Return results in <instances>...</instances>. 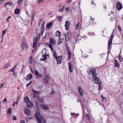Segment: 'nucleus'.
<instances>
[{
    "label": "nucleus",
    "instance_id": "nucleus-15",
    "mask_svg": "<svg viewBox=\"0 0 123 123\" xmlns=\"http://www.w3.org/2000/svg\"><path fill=\"white\" fill-rule=\"evenodd\" d=\"M45 24V22L44 21L42 25V31H41V34L42 35L43 33L44 30V25Z\"/></svg>",
    "mask_w": 123,
    "mask_h": 123
},
{
    "label": "nucleus",
    "instance_id": "nucleus-40",
    "mask_svg": "<svg viewBox=\"0 0 123 123\" xmlns=\"http://www.w3.org/2000/svg\"><path fill=\"white\" fill-rule=\"evenodd\" d=\"M86 117L87 120L89 121L90 120V118L88 114H86Z\"/></svg>",
    "mask_w": 123,
    "mask_h": 123
},
{
    "label": "nucleus",
    "instance_id": "nucleus-38",
    "mask_svg": "<svg viewBox=\"0 0 123 123\" xmlns=\"http://www.w3.org/2000/svg\"><path fill=\"white\" fill-rule=\"evenodd\" d=\"M47 45L49 46V47L50 48V49H51L52 51H53V50L52 49V46L50 44H47Z\"/></svg>",
    "mask_w": 123,
    "mask_h": 123
},
{
    "label": "nucleus",
    "instance_id": "nucleus-29",
    "mask_svg": "<svg viewBox=\"0 0 123 123\" xmlns=\"http://www.w3.org/2000/svg\"><path fill=\"white\" fill-rule=\"evenodd\" d=\"M112 43H110V41H109L108 43V49H110L111 48V44H112Z\"/></svg>",
    "mask_w": 123,
    "mask_h": 123
},
{
    "label": "nucleus",
    "instance_id": "nucleus-16",
    "mask_svg": "<svg viewBox=\"0 0 123 123\" xmlns=\"http://www.w3.org/2000/svg\"><path fill=\"white\" fill-rule=\"evenodd\" d=\"M28 107L29 108H31L33 106V104L32 103L29 101L27 103Z\"/></svg>",
    "mask_w": 123,
    "mask_h": 123
},
{
    "label": "nucleus",
    "instance_id": "nucleus-24",
    "mask_svg": "<svg viewBox=\"0 0 123 123\" xmlns=\"http://www.w3.org/2000/svg\"><path fill=\"white\" fill-rule=\"evenodd\" d=\"M23 46H22V48L23 49V48L24 47H25L26 48H28V45L27 44V43L26 42H25V43H23L22 44Z\"/></svg>",
    "mask_w": 123,
    "mask_h": 123
},
{
    "label": "nucleus",
    "instance_id": "nucleus-26",
    "mask_svg": "<svg viewBox=\"0 0 123 123\" xmlns=\"http://www.w3.org/2000/svg\"><path fill=\"white\" fill-rule=\"evenodd\" d=\"M29 98L27 97H25V98L24 99V101L25 102H26V103H28V102L30 101L29 99Z\"/></svg>",
    "mask_w": 123,
    "mask_h": 123
},
{
    "label": "nucleus",
    "instance_id": "nucleus-64",
    "mask_svg": "<svg viewBox=\"0 0 123 123\" xmlns=\"http://www.w3.org/2000/svg\"><path fill=\"white\" fill-rule=\"evenodd\" d=\"M44 69L45 71H46V70H47V68H46V67L44 68Z\"/></svg>",
    "mask_w": 123,
    "mask_h": 123
},
{
    "label": "nucleus",
    "instance_id": "nucleus-14",
    "mask_svg": "<svg viewBox=\"0 0 123 123\" xmlns=\"http://www.w3.org/2000/svg\"><path fill=\"white\" fill-rule=\"evenodd\" d=\"M53 23L52 22H50L47 24L46 27L48 29H51L53 25Z\"/></svg>",
    "mask_w": 123,
    "mask_h": 123
},
{
    "label": "nucleus",
    "instance_id": "nucleus-44",
    "mask_svg": "<svg viewBox=\"0 0 123 123\" xmlns=\"http://www.w3.org/2000/svg\"><path fill=\"white\" fill-rule=\"evenodd\" d=\"M101 97L102 98V100L103 101L105 102L106 101V99L105 98L103 97L102 95L101 96Z\"/></svg>",
    "mask_w": 123,
    "mask_h": 123
},
{
    "label": "nucleus",
    "instance_id": "nucleus-19",
    "mask_svg": "<svg viewBox=\"0 0 123 123\" xmlns=\"http://www.w3.org/2000/svg\"><path fill=\"white\" fill-rule=\"evenodd\" d=\"M37 100L41 103L43 102V98L42 97H37Z\"/></svg>",
    "mask_w": 123,
    "mask_h": 123
},
{
    "label": "nucleus",
    "instance_id": "nucleus-2",
    "mask_svg": "<svg viewBox=\"0 0 123 123\" xmlns=\"http://www.w3.org/2000/svg\"><path fill=\"white\" fill-rule=\"evenodd\" d=\"M36 114L35 116V117L37 120L38 123H41L42 121L43 123H46L45 120L43 117L41 116L39 112L38 111H36Z\"/></svg>",
    "mask_w": 123,
    "mask_h": 123
},
{
    "label": "nucleus",
    "instance_id": "nucleus-20",
    "mask_svg": "<svg viewBox=\"0 0 123 123\" xmlns=\"http://www.w3.org/2000/svg\"><path fill=\"white\" fill-rule=\"evenodd\" d=\"M32 92H33V94H39L40 93V91H37L33 89L32 90Z\"/></svg>",
    "mask_w": 123,
    "mask_h": 123
},
{
    "label": "nucleus",
    "instance_id": "nucleus-51",
    "mask_svg": "<svg viewBox=\"0 0 123 123\" xmlns=\"http://www.w3.org/2000/svg\"><path fill=\"white\" fill-rule=\"evenodd\" d=\"M70 10V8L69 7L66 8V11H69Z\"/></svg>",
    "mask_w": 123,
    "mask_h": 123
},
{
    "label": "nucleus",
    "instance_id": "nucleus-4",
    "mask_svg": "<svg viewBox=\"0 0 123 123\" xmlns=\"http://www.w3.org/2000/svg\"><path fill=\"white\" fill-rule=\"evenodd\" d=\"M70 22L68 21H66L65 22V26L66 30L68 31V30L69 28L70 25Z\"/></svg>",
    "mask_w": 123,
    "mask_h": 123
},
{
    "label": "nucleus",
    "instance_id": "nucleus-57",
    "mask_svg": "<svg viewBox=\"0 0 123 123\" xmlns=\"http://www.w3.org/2000/svg\"><path fill=\"white\" fill-rule=\"evenodd\" d=\"M72 0H68L67 1V3L68 4L70 3V1Z\"/></svg>",
    "mask_w": 123,
    "mask_h": 123
},
{
    "label": "nucleus",
    "instance_id": "nucleus-45",
    "mask_svg": "<svg viewBox=\"0 0 123 123\" xmlns=\"http://www.w3.org/2000/svg\"><path fill=\"white\" fill-rule=\"evenodd\" d=\"M80 25V24L79 22L77 23L76 26V29L78 30L79 28V26Z\"/></svg>",
    "mask_w": 123,
    "mask_h": 123
},
{
    "label": "nucleus",
    "instance_id": "nucleus-34",
    "mask_svg": "<svg viewBox=\"0 0 123 123\" xmlns=\"http://www.w3.org/2000/svg\"><path fill=\"white\" fill-rule=\"evenodd\" d=\"M65 8V6L64 5H63L62 6V9H60L59 10V12H62L64 10Z\"/></svg>",
    "mask_w": 123,
    "mask_h": 123
},
{
    "label": "nucleus",
    "instance_id": "nucleus-25",
    "mask_svg": "<svg viewBox=\"0 0 123 123\" xmlns=\"http://www.w3.org/2000/svg\"><path fill=\"white\" fill-rule=\"evenodd\" d=\"M115 63L114 67H119V64H118V62L117 60H115Z\"/></svg>",
    "mask_w": 123,
    "mask_h": 123
},
{
    "label": "nucleus",
    "instance_id": "nucleus-60",
    "mask_svg": "<svg viewBox=\"0 0 123 123\" xmlns=\"http://www.w3.org/2000/svg\"><path fill=\"white\" fill-rule=\"evenodd\" d=\"M21 123H25V121L23 120H22L20 121Z\"/></svg>",
    "mask_w": 123,
    "mask_h": 123
},
{
    "label": "nucleus",
    "instance_id": "nucleus-49",
    "mask_svg": "<svg viewBox=\"0 0 123 123\" xmlns=\"http://www.w3.org/2000/svg\"><path fill=\"white\" fill-rule=\"evenodd\" d=\"M46 59V57L45 56V55L44 57L43 58H42L41 59V60H43L45 61V60Z\"/></svg>",
    "mask_w": 123,
    "mask_h": 123
},
{
    "label": "nucleus",
    "instance_id": "nucleus-6",
    "mask_svg": "<svg viewBox=\"0 0 123 123\" xmlns=\"http://www.w3.org/2000/svg\"><path fill=\"white\" fill-rule=\"evenodd\" d=\"M78 89L80 95L82 96L84 94V92L83 90L81 87L80 86L78 87Z\"/></svg>",
    "mask_w": 123,
    "mask_h": 123
},
{
    "label": "nucleus",
    "instance_id": "nucleus-58",
    "mask_svg": "<svg viewBox=\"0 0 123 123\" xmlns=\"http://www.w3.org/2000/svg\"><path fill=\"white\" fill-rule=\"evenodd\" d=\"M12 74L13 75H15L16 74V73L15 71L14 70H13V71H12Z\"/></svg>",
    "mask_w": 123,
    "mask_h": 123
},
{
    "label": "nucleus",
    "instance_id": "nucleus-39",
    "mask_svg": "<svg viewBox=\"0 0 123 123\" xmlns=\"http://www.w3.org/2000/svg\"><path fill=\"white\" fill-rule=\"evenodd\" d=\"M12 111V109H9L8 110V111H7V112L9 113V114H11Z\"/></svg>",
    "mask_w": 123,
    "mask_h": 123
},
{
    "label": "nucleus",
    "instance_id": "nucleus-21",
    "mask_svg": "<svg viewBox=\"0 0 123 123\" xmlns=\"http://www.w3.org/2000/svg\"><path fill=\"white\" fill-rule=\"evenodd\" d=\"M55 35L56 36L58 37H60L61 35V32L58 31H57L55 33Z\"/></svg>",
    "mask_w": 123,
    "mask_h": 123
},
{
    "label": "nucleus",
    "instance_id": "nucleus-28",
    "mask_svg": "<svg viewBox=\"0 0 123 123\" xmlns=\"http://www.w3.org/2000/svg\"><path fill=\"white\" fill-rule=\"evenodd\" d=\"M7 5L8 6H12V4L10 1H8L6 2L4 5V6H6Z\"/></svg>",
    "mask_w": 123,
    "mask_h": 123
},
{
    "label": "nucleus",
    "instance_id": "nucleus-22",
    "mask_svg": "<svg viewBox=\"0 0 123 123\" xmlns=\"http://www.w3.org/2000/svg\"><path fill=\"white\" fill-rule=\"evenodd\" d=\"M60 37H58V45H59L60 44H61L62 42V39Z\"/></svg>",
    "mask_w": 123,
    "mask_h": 123
},
{
    "label": "nucleus",
    "instance_id": "nucleus-30",
    "mask_svg": "<svg viewBox=\"0 0 123 123\" xmlns=\"http://www.w3.org/2000/svg\"><path fill=\"white\" fill-rule=\"evenodd\" d=\"M53 52V56L55 58H56L58 56H57V55L56 53V52L55 51H52Z\"/></svg>",
    "mask_w": 123,
    "mask_h": 123
},
{
    "label": "nucleus",
    "instance_id": "nucleus-42",
    "mask_svg": "<svg viewBox=\"0 0 123 123\" xmlns=\"http://www.w3.org/2000/svg\"><path fill=\"white\" fill-rule=\"evenodd\" d=\"M7 103V99L6 98H5L4 100H3V103L4 104H6Z\"/></svg>",
    "mask_w": 123,
    "mask_h": 123
},
{
    "label": "nucleus",
    "instance_id": "nucleus-11",
    "mask_svg": "<svg viewBox=\"0 0 123 123\" xmlns=\"http://www.w3.org/2000/svg\"><path fill=\"white\" fill-rule=\"evenodd\" d=\"M69 35V33L68 32L64 34V36L67 41H69L70 40V37Z\"/></svg>",
    "mask_w": 123,
    "mask_h": 123
},
{
    "label": "nucleus",
    "instance_id": "nucleus-23",
    "mask_svg": "<svg viewBox=\"0 0 123 123\" xmlns=\"http://www.w3.org/2000/svg\"><path fill=\"white\" fill-rule=\"evenodd\" d=\"M23 46H22V48L23 49V48L24 47H25L26 48H28V45L27 44V43L26 42H25V43H23L22 44Z\"/></svg>",
    "mask_w": 123,
    "mask_h": 123
},
{
    "label": "nucleus",
    "instance_id": "nucleus-50",
    "mask_svg": "<svg viewBox=\"0 0 123 123\" xmlns=\"http://www.w3.org/2000/svg\"><path fill=\"white\" fill-rule=\"evenodd\" d=\"M43 2V1L42 0H38V3L39 4H40L42 3Z\"/></svg>",
    "mask_w": 123,
    "mask_h": 123
},
{
    "label": "nucleus",
    "instance_id": "nucleus-12",
    "mask_svg": "<svg viewBox=\"0 0 123 123\" xmlns=\"http://www.w3.org/2000/svg\"><path fill=\"white\" fill-rule=\"evenodd\" d=\"M50 42L51 44L54 45L55 43V41L53 38H50Z\"/></svg>",
    "mask_w": 123,
    "mask_h": 123
},
{
    "label": "nucleus",
    "instance_id": "nucleus-33",
    "mask_svg": "<svg viewBox=\"0 0 123 123\" xmlns=\"http://www.w3.org/2000/svg\"><path fill=\"white\" fill-rule=\"evenodd\" d=\"M25 119H26V121L27 122H28L31 119H33V118H31L30 117H25Z\"/></svg>",
    "mask_w": 123,
    "mask_h": 123
},
{
    "label": "nucleus",
    "instance_id": "nucleus-31",
    "mask_svg": "<svg viewBox=\"0 0 123 123\" xmlns=\"http://www.w3.org/2000/svg\"><path fill=\"white\" fill-rule=\"evenodd\" d=\"M114 35V34H112L111 35L109 41H110V43H112V40Z\"/></svg>",
    "mask_w": 123,
    "mask_h": 123
},
{
    "label": "nucleus",
    "instance_id": "nucleus-52",
    "mask_svg": "<svg viewBox=\"0 0 123 123\" xmlns=\"http://www.w3.org/2000/svg\"><path fill=\"white\" fill-rule=\"evenodd\" d=\"M31 82H32L31 81L29 83L27 84V85H26L27 87L29 86V85L31 83Z\"/></svg>",
    "mask_w": 123,
    "mask_h": 123
},
{
    "label": "nucleus",
    "instance_id": "nucleus-41",
    "mask_svg": "<svg viewBox=\"0 0 123 123\" xmlns=\"http://www.w3.org/2000/svg\"><path fill=\"white\" fill-rule=\"evenodd\" d=\"M23 0H18V5H19L22 3Z\"/></svg>",
    "mask_w": 123,
    "mask_h": 123
},
{
    "label": "nucleus",
    "instance_id": "nucleus-32",
    "mask_svg": "<svg viewBox=\"0 0 123 123\" xmlns=\"http://www.w3.org/2000/svg\"><path fill=\"white\" fill-rule=\"evenodd\" d=\"M19 9L18 8H17L16 9L15 11V13L17 14H18L19 12Z\"/></svg>",
    "mask_w": 123,
    "mask_h": 123
},
{
    "label": "nucleus",
    "instance_id": "nucleus-36",
    "mask_svg": "<svg viewBox=\"0 0 123 123\" xmlns=\"http://www.w3.org/2000/svg\"><path fill=\"white\" fill-rule=\"evenodd\" d=\"M68 59H70L71 58V53L70 50H68Z\"/></svg>",
    "mask_w": 123,
    "mask_h": 123
},
{
    "label": "nucleus",
    "instance_id": "nucleus-35",
    "mask_svg": "<svg viewBox=\"0 0 123 123\" xmlns=\"http://www.w3.org/2000/svg\"><path fill=\"white\" fill-rule=\"evenodd\" d=\"M10 65V64L9 63L7 64L6 65H5L4 66V67H3V68L4 69H5L7 68V67L9 66Z\"/></svg>",
    "mask_w": 123,
    "mask_h": 123
},
{
    "label": "nucleus",
    "instance_id": "nucleus-13",
    "mask_svg": "<svg viewBox=\"0 0 123 123\" xmlns=\"http://www.w3.org/2000/svg\"><path fill=\"white\" fill-rule=\"evenodd\" d=\"M38 40V39L37 38H36L35 40H33V47L34 48H35L36 47V45L37 44V41Z\"/></svg>",
    "mask_w": 123,
    "mask_h": 123
},
{
    "label": "nucleus",
    "instance_id": "nucleus-62",
    "mask_svg": "<svg viewBox=\"0 0 123 123\" xmlns=\"http://www.w3.org/2000/svg\"><path fill=\"white\" fill-rule=\"evenodd\" d=\"M17 65H15V66L13 67L14 69H15V68L17 66Z\"/></svg>",
    "mask_w": 123,
    "mask_h": 123
},
{
    "label": "nucleus",
    "instance_id": "nucleus-61",
    "mask_svg": "<svg viewBox=\"0 0 123 123\" xmlns=\"http://www.w3.org/2000/svg\"><path fill=\"white\" fill-rule=\"evenodd\" d=\"M34 15H33L32 16V21L33 20V19L34 18Z\"/></svg>",
    "mask_w": 123,
    "mask_h": 123
},
{
    "label": "nucleus",
    "instance_id": "nucleus-56",
    "mask_svg": "<svg viewBox=\"0 0 123 123\" xmlns=\"http://www.w3.org/2000/svg\"><path fill=\"white\" fill-rule=\"evenodd\" d=\"M118 30L119 31H121V27L119 26H118Z\"/></svg>",
    "mask_w": 123,
    "mask_h": 123
},
{
    "label": "nucleus",
    "instance_id": "nucleus-7",
    "mask_svg": "<svg viewBox=\"0 0 123 123\" xmlns=\"http://www.w3.org/2000/svg\"><path fill=\"white\" fill-rule=\"evenodd\" d=\"M34 73L35 75L38 78H39L40 77L42 78L43 76L42 75L39 74L38 72L36 70H35L34 71Z\"/></svg>",
    "mask_w": 123,
    "mask_h": 123
},
{
    "label": "nucleus",
    "instance_id": "nucleus-8",
    "mask_svg": "<svg viewBox=\"0 0 123 123\" xmlns=\"http://www.w3.org/2000/svg\"><path fill=\"white\" fill-rule=\"evenodd\" d=\"M24 112L25 114L28 116H30L31 114V111L28 109H25Z\"/></svg>",
    "mask_w": 123,
    "mask_h": 123
},
{
    "label": "nucleus",
    "instance_id": "nucleus-9",
    "mask_svg": "<svg viewBox=\"0 0 123 123\" xmlns=\"http://www.w3.org/2000/svg\"><path fill=\"white\" fill-rule=\"evenodd\" d=\"M68 64L69 65V72H72L73 70V65L69 62H68Z\"/></svg>",
    "mask_w": 123,
    "mask_h": 123
},
{
    "label": "nucleus",
    "instance_id": "nucleus-37",
    "mask_svg": "<svg viewBox=\"0 0 123 123\" xmlns=\"http://www.w3.org/2000/svg\"><path fill=\"white\" fill-rule=\"evenodd\" d=\"M118 57L119 61L120 62L123 61V58L121 56L119 55L118 56Z\"/></svg>",
    "mask_w": 123,
    "mask_h": 123
},
{
    "label": "nucleus",
    "instance_id": "nucleus-27",
    "mask_svg": "<svg viewBox=\"0 0 123 123\" xmlns=\"http://www.w3.org/2000/svg\"><path fill=\"white\" fill-rule=\"evenodd\" d=\"M22 40L23 43H25L26 42V37L25 36H23L22 37Z\"/></svg>",
    "mask_w": 123,
    "mask_h": 123
},
{
    "label": "nucleus",
    "instance_id": "nucleus-17",
    "mask_svg": "<svg viewBox=\"0 0 123 123\" xmlns=\"http://www.w3.org/2000/svg\"><path fill=\"white\" fill-rule=\"evenodd\" d=\"M32 77V75L31 74H29L27 76V77L26 79V80H29L31 79Z\"/></svg>",
    "mask_w": 123,
    "mask_h": 123
},
{
    "label": "nucleus",
    "instance_id": "nucleus-46",
    "mask_svg": "<svg viewBox=\"0 0 123 123\" xmlns=\"http://www.w3.org/2000/svg\"><path fill=\"white\" fill-rule=\"evenodd\" d=\"M17 102H14L13 104V105L14 107V106L15 104H17L18 103V99H17Z\"/></svg>",
    "mask_w": 123,
    "mask_h": 123
},
{
    "label": "nucleus",
    "instance_id": "nucleus-18",
    "mask_svg": "<svg viewBox=\"0 0 123 123\" xmlns=\"http://www.w3.org/2000/svg\"><path fill=\"white\" fill-rule=\"evenodd\" d=\"M40 106L42 108L46 110H47L49 109V107L48 106H45L42 104L40 105Z\"/></svg>",
    "mask_w": 123,
    "mask_h": 123
},
{
    "label": "nucleus",
    "instance_id": "nucleus-63",
    "mask_svg": "<svg viewBox=\"0 0 123 123\" xmlns=\"http://www.w3.org/2000/svg\"><path fill=\"white\" fill-rule=\"evenodd\" d=\"M13 70H12L11 69H10L9 71V72H12V71H13Z\"/></svg>",
    "mask_w": 123,
    "mask_h": 123
},
{
    "label": "nucleus",
    "instance_id": "nucleus-10",
    "mask_svg": "<svg viewBox=\"0 0 123 123\" xmlns=\"http://www.w3.org/2000/svg\"><path fill=\"white\" fill-rule=\"evenodd\" d=\"M49 77L48 76L46 75L44 77L43 79L45 82L47 83L48 82L49 80Z\"/></svg>",
    "mask_w": 123,
    "mask_h": 123
},
{
    "label": "nucleus",
    "instance_id": "nucleus-48",
    "mask_svg": "<svg viewBox=\"0 0 123 123\" xmlns=\"http://www.w3.org/2000/svg\"><path fill=\"white\" fill-rule=\"evenodd\" d=\"M93 20H94V19H93V18H91V19H90V21H89V24L90 23V22H93Z\"/></svg>",
    "mask_w": 123,
    "mask_h": 123
},
{
    "label": "nucleus",
    "instance_id": "nucleus-5",
    "mask_svg": "<svg viewBox=\"0 0 123 123\" xmlns=\"http://www.w3.org/2000/svg\"><path fill=\"white\" fill-rule=\"evenodd\" d=\"M62 56L61 55L60 56H58L55 59L57 60V62L58 64H61V60L62 58Z\"/></svg>",
    "mask_w": 123,
    "mask_h": 123
},
{
    "label": "nucleus",
    "instance_id": "nucleus-55",
    "mask_svg": "<svg viewBox=\"0 0 123 123\" xmlns=\"http://www.w3.org/2000/svg\"><path fill=\"white\" fill-rule=\"evenodd\" d=\"M58 18L59 20L61 21L62 19V17L60 16L58 17Z\"/></svg>",
    "mask_w": 123,
    "mask_h": 123
},
{
    "label": "nucleus",
    "instance_id": "nucleus-59",
    "mask_svg": "<svg viewBox=\"0 0 123 123\" xmlns=\"http://www.w3.org/2000/svg\"><path fill=\"white\" fill-rule=\"evenodd\" d=\"M4 84V83H3L0 86V88H1L3 87Z\"/></svg>",
    "mask_w": 123,
    "mask_h": 123
},
{
    "label": "nucleus",
    "instance_id": "nucleus-1",
    "mask_svg": "<svg viewBox=\"0 0 123 123\" xmlns=\"http://www.w3.org/2000/svg\"><path fill=\"white\" fill-rule=\"evenodd\" d=\"M89 74H92V75L93 79L92 80L94 83L96 84L99 83V88L98 89L99 90H101L102 89V86L101 84L102 82L99 80V78L97 77L98 74L96 72V69L95 68L91 69L89 71Z\"/></svg>",
    "mask_w": 123,
    "mask_h": 123
},
{
    "label": "nucleus",
    "instance_id": "nucleus-43",
    "mask_svg": "<svg viewBox=\"0 0 123 123\" xmlns=\"http://www.w3.org/2000/svg\"><path fill=\"white\" fill-rule=\"evenodd\" d=\"M30 60V64H32V62H33V60L32 58V57L31 56V57L29 59Z\"/></svg>",
    "mask_w": 123,
    "mask_h": 123
},
{
    "label": "nucleus",
    "instance_id": "nucleus-53",
    "mask_svg": "<svg viewBox=\"0 0 123 123\" xmlns=\"http://www.w3.org/2000/svg\"><path fill=\"white\" fill-rule=\"evenodd\" d=\"M33 98L34 99H35L36 97H37H37H37V95H35L34 94H33Z\"/></svg>",
    "mask_w": 123,
    "mask_h": 123
},
{
    "label": "nucleus",
    "instance_id": "nucleus-3",
    "mask_svg": "<svg viewBox=\"0 0 123 123\" xmlns=\"http://www.w3.org/2000/svg\"><path fill=\"white\" fill-rule=\"evenodd\" d=\"M116 7L117 10H120L122 8V4L121 3L118 2L117 3Z\"/></svg>",
    "mask_w": 123,
    "mask_h": 123
},
{
    "label": "nucleus",
    "instance_id": "nucleus-47",
    "mask_svg": "<svg viewBox=\"0 0 123 123\" xmlns=\"http://www.w3.org/2000/svg\"><path fill=\"white\" fill-rule=\"evenodd\" d=\"M7 30V29H6L3 32L2 34V35H5V33L6 32V31H7L6 30Z\"/></svg>",
    "mask_w": 123,
    "mask_h": 123
},
{
    "label": "nucleus",
    "instance_id": "nucleus-54",
    "mask_svg": "<svg viewBox=\"0 0 123 123\" xmlns=\"http://www.w3.org/2000/svg\"><path fill=\"white\" fill-rule=\"evenodd\" d=\"M13 119L14 120H17L16 117L14 116H13Z\"/></svg>",
    "mask_w": 123,
    "mask_h": 123
}]
</instances>
